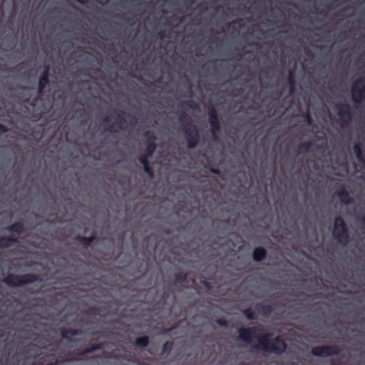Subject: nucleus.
<instances>
[{
	"mask_svg": "<svg viewBox=\"0 0 365 365\" xmlns=\"http://www.w3.org/2000/svg\"><path fill=\"white\" fill-rule=\"evenodd\" d=\"M264 330L258 327H250L247 328H240L238 330L239 339L247 344H250L253 337L258 340V344L253 348L257 350H261L266 353H272L276 355H281L284 353L287 345L281 336H277L272 339H269L271 334H265L261 335Z\"/></svg>",
	"mask_w": 365,
	"mask_h": 365,
	"instance_id": "1",
	"label": "nucleus"
},
{
	"mask_svg": "<svg viewBox=\"0 0 365 365\" xmlns=\"http://www.w3.org/2000/svg\"><path fill=\"white\" fill-rule=\"evenodd\" d=\"M182 126V133L189 149L195 148L200 140L199 131L197 127L192 124V120L189 115L183 112L179 118Z\"/></svg>",
	"mask_w": 365,
	"mask_h": 365,
	"instance_id": "2",
	"label": "nucleus"
},
{
	"mask_svg": "<svg viewBox=\"0 0 365 365\" xmlns=\"http://www.w3.org/2000/svg\"><path fill=\"white\" fill-rule=\"evenodd\" d=\"M39 277L33 273L24 274H9L4 277L3 282L9 287H19L40 281Z\"/></svg>",
	"mask_w": 365,
	"mask_h": 365,
	"instance_id": "3",
	"label": "nucleus"
},
{
	"mask_svg": "<svg viewBox=\"0 0 365 365\" xmlns=\"http://www.w3.org/2000/svg\"><path fill=\"white\" fill-rule=\"evenodd\" d=\"M333 237L339 244L346 245L350 241L348 227L341 216H336L334 220Z\"/></svg>",
	"mask_w": 365,
	"mask_h": 365,
	"instance_id": "4",
	"label": "nucleus"
},
{
	"mask_svg": "<svg viewBox=\"0 0 365 365\" xmlns=\"http://www.w3.org/2000/svg\"><path fill=\"white\" fill-rule=\"evenodd\" d=\"M334 112L339 118L341 128H345L349 126L352 120L351 107L349 103H339L334 106Z\"/></svg>",
	"mask_w": 365,
	"mask_h": 365,
	"instance_id": "5",
	"label": "nucleus"
},
{
	"mask_svg": "<svg viewBox=\"0 0 365 365\" xmlns=\"http://www.w3.org/2000/svg\"><path fill=\"white\" fill-rule=\"evenodd\" d=\"M352 101L355 104H359L365 99V82L364 78L356 79L351 86Z\"/></svg>",
	"mask_w": 365,
	"mask_h": 365,
	"instance_id": "6",
	"label": "nucleus"
},
{
	"mask_svg": "<svg viewBox=\"0 0 365 365\" xmlns=\"http://www.w3.org/2000/svg\"><path fill=\"white\" fill-rule=\"evenodd\" d=\"M341 349L338 345L318 346L312 349L311 353L317 357H327L329 356H337L340 354Z\"/></svg>",
	"mask_w": 365,
	"mask_h": 365,
	"instance_id": "7",
	"label": "nucleus"
},
{
	"mask_svg": "<svg viewBox=\"0 0 365 365\" xmlns=\"http://www.w3.org/2000/svg\"><path fill=\"white\" fill-rule=\"evenodd\" d=\"M208 122L210 132L214 138L221 130L220 121L216 110L212 104L208 106Z\"/></svg>",
	"mask_w": 365,
	"mask_h": 365,
	"instance_id": "8",
	"label": "nucleus"
},
{
	"mask_svg": "<svg viewBox=\"0 0 365 365\" xmlns=\"http://www.w3.org/2000/svg\"><path fill=\"white\" fill-rule=\"evenodd\" d=\"M143 138L145 139V153L148 154V156H152L156 150L155 135L149 130L145 131L143 134Z\"/></svg>",
	"mask_w": 365,
	"mask_h": 365,
	"instance_id": "9",
	"label": "nucleus"
},
{
	"mask_svg": "<svg viewBox=\"0 0 365 365\" xmlns=\"http://www.w3.org/2000/svg\"><path fill=\"white\" fill-rule=\"evenodd\" d=\"M113 112L115 114L116 120L113 124L108 125L106 130L109 132L115 131V130H114V127L117 128L119 130H125V128L124 125L125 123V120L123 118V115H125V113L120 110H114Z\"/></svg>",
	"mask_w": 365,
	"mask_h": 365,
	"instance_id": "10",
	"label": "nucleus"
},
{
	"mask_svg": "<svg viewBox=\"0 0 365 365\" xmlns=\"http://www.w3.org/2000/svg\"><path fill=\"white\" fill-rule=\"evenodd\" d=\"M49 72L50 67L49 66L46 65L39 76L38 85V91L39 94H41L43 92L46 86L49 83Z\"/></svg>",
	"mask_w": 365,
	"mask_h": 365,
	"instance_id": "11",
	"label": "nucleus"
},
{
	"mask_svg": "<svg viewBox=\"0 0 365 365\" xmlns=\"http://www.w3.org/2000/svg\"><path fill=\"white\" fill-rule=\"evenodd\" d=\"M61 334L63 339H66L68 341H72L71 336L82 335L83 334V331L81 329H73L64 328L61 329Z\"/></svg>",
	"mask_w": 365,
	"mask_h": 365,
	"instance_id": "12",
	"label": "nucleus"
},
{
	"mask_svg": "<svg viewBox=\"0 0 365 365\" xmlns=\"http://www.w3.org/2000/svg\"><path fill=\"white\" fill-rule=\"evenodd\" d=\"M336 195L339 198L341 202L344 205H349L353 202L352 197L344 187L337 191Z\"/></svg>",
	"mask_w": 365,
	"mask_h": 365,
	"instance_id": "13",
	"label": "nucleus"
},
{
	"mask_svg": "<svg viewBox=\"0 0 365 365\" xmlns=\"http://www.w3.org/2000/svg\"><path fill=\"white\" fill-rule=\"evenodd\" d=\"M267 254V250L264 247H255L252 252V259L255 262H261L265 259Z\"/></svg>",
	"mask_w": 365,
	"mask_h": 365,
	"instance_id": "14",
	"label": "nucleus"
},
{
	"mask_svg": "<svg viewBox=\"0 0 365 365\" xmlns=\"http://www.w3.org/2000/svg\"><path fill=\"white\" fill-rule=\"evenodd\" d=\"M255 309L257 311V312L264 316L267 317L272 314L273 312V307L271 305L269 304H264L262 303H257L255 305Z\"/></svg>",
	"mask_w": 365,
	"mask_h": 365,
	"instance_id": "15",
	"label": "nucleus"
},
{
	"mask_svg": "<svg viewBox=\"0 0 365 365\" xmlns=\"http://www.w3.org/2000/svg\"><path fill=\"white\" fill-rule=\"evenodd\" d=\"M18 240L12 236H4L0 237V249L9 248L14 244L17 243Z\"/></svg>",
	"mask_w": 365,
	"mask_h": 365,
	"instance_id": "16",
	"label": "nucleus"
},
{
	"mask_svg": "<svg viewBox=\"0 0 365 365\" xmlns=\"http://www.w3.org/2000/svg\"><path fill=\"white\" fill-rule=\"evenodd\" d=\"M96 235L94 233H92L89 237L78 235L76 237V240L83 244L86 248L90 247L96 240Z\"/></svg>",
	"mask_w": 365,
	"mask_h": 365,
	"instance_id": "17",
	"label": "nucleus"
},
{
	"mask_svg": "<svg viewBox=\"0 0 365 365\" xmlns=\"http://www.w3.org/2000/svg\"><path fill=\"white\" fill-rule=\"evenodd\" d=\"M7 230L12 233H16L18 235H20L24 232V225L23 222L19 221L15 222L9 227H7Z\"/></svg>",
	"mask_w": 365,
	"mask_h": 365,
	"instance_id": "18",
	"label": "nucleus"
},
{
	"mask_svg": "<svg viewBox=\"0 0 365 365\" xmlns=\"http://www.w3.org/2000/svg\"><path fill=\"white\" fill-rule=\"evenodd\" d=\"M353 150L358 161L365 165V155L363 154L361 144H355L353 147Z\"/></svg>",
	"mask_w": 365,
	"mask_h": 365,
	"instance_id": "19",
	"label": "nucleus"
},
{
	"mask_svg": "<svg viewBox=\"0 0 365 365\" xmlns=\"http://www.w3.org/2000/svg\"><path fill=\"white\" fill-rule=\"evenodd\" d=\"M149 342V337L147 336H143L138 337L135 341V344L138 347L145 348L148 346Z\"/></svg>",
	"mask_w": 365,
	"mask_h": 365,
	"instance_id": "20",
	"label": "nucleus"
},
{
	"mask_svg": "<svg viewBox=\"0 0 365 365\" xmlns=\"http://www.w3.org/2000/svg\"><path fill=\"white\" fill-rule=\"evenodd\" d=\"M287 81H288V83H289V92H290V93H293L295 90L296 81H295L294 73L291 70L289 71Z\"/></svg>",
	"mask_w": 365,
	"mask_h": 365,
	"instance_id": "21",
	"label": "nucleus"
},
{
	"mask_svg": "<svg viewBox=\"0 0 365 365\" xmlns=\"http://www.w3.org/2000/svg\"><path fill=\"white\" fill-rule=\"evenodd\" d=\"M174 277L176 283H183L187 279V274L184 272H178L175 273Z\"/></svg>",
	"mask_w": 365,
	"mask_h": 365,
	"instance_id": "22",
	"label": "nucleus"
},
{
	"mask_svg": "<svg viewBox=\"0 0 365 365\" xmlns=\"http://www.w3.org/2000/svg\"><path fill=\"white\" fill-rule=\"evenodd\" d=\"M312 146V143L310 141H305L302 143H300L298 145L297 151L298 153H305L308 152L309 149Z\"/></svg>",
	"mask_w": 365,
	"mask_h": 365,
	"instance_id": "23",
	"label": "nucleus"
},
{
	"mask_svg": "<svg viewBox=\"0 0 365 365\" xmlns=\"http://www.w3.org/2000/svg\"><path fill=\"white\" fill-rule=\"evenodd\" d=\"M180 106L188 109L196 110L197 108V103L192 100L183 101Z\"/></svg>",
	"mask_w": 365,
	"mask_h": 365,
	"instance_id": "24",
	"label": "nucleus"
},
{
	"mask_svg": "<svg viewBox=\"0 0 365 365\" xmlns=\"http://www.w3.org/2000/svg\"><path fill=\"white\" fill-rule=\"evenodd\" d=\"M173 345H174L173 341H166L163 346L162 354L164 355V354H169L171 351V350L173 349Z\"/></svg>",
	"mask_w": 365,
	"mask_h": 365,
	"instance_id": "25",
	"label": "nucleus"
},
{
	"mask_svg": "<svg viewBox=\"0 0 365 365\" xmlns=\"http://www.w3.org/2000/svg\"><path fill=\"white\" fill-rule=\"evenodd\" d=\"M84 313L88 316H98L100 314V310L97 307H91L86 309Z\"/></svg>",
	"mask_w": 365,
	"mask_h": 365,
	"instance_id": "26",
	"label": "nucleus"
},
{
	"mask_svg": "<svg viewBox=\"0 0 365 365\" xmlns=\"http://www.w3.org/2000/svg\"><path fill=\"white\" fill-rule=\"evenodd\" d=\"M104 348V343L100 342L98 344H93L89 346L88 349V351H89L90 354L94 352L95 351L100 350Z\"/></svg>",
	"mask_w": 365,
	"mask_h": 365,
	"instance_id": "27",
	"label": "nucleus"
},
{
	"mask_svg": "<svg viewBox=\"0 0 365 365\" xmlns=\"http://www.w3.org/2000/svg\"><path fill=\"white\" fill-rule=\"evenodd\" d=\"M243 314L248 320L252 321L255 319V312L251 308H247L243 311Z\"/></svg>",
	"mask_w": 365,
	"mask_h": 365,
	"instance_id": "28",
	"label": "nucleus"
},
{
	"mask_svg": "<svg viewBox=\"0 0 365 365\" xmlns=\"http://www.w3.org/2000/svg\"><path fill=\"white\" fill-rule=\"evenodd\" d=\"M151 156H148V154H147L146 153L140 155L139 157H138V161L143 165H146L148 164H149V158H150Z\"/></svg>",
	"mask_w": 365,
	"mask_h": 365,
	"instance_id": "29",
	"label": "nucleus"
},
{
	"mask_svg": "<svg viewBox=\"0 0 365 365\" xmlns=\"http://www.w3.org/2000/svg\"><path fill=\"white\" fill-rule=\"evenodd\" d=\"M143 170L150 178H153L154 171L153 168L150 166V163L143 166Z\"/></svg>",
	"mask_w": 365,
	"mask_h": 365,
	"instance_id": "30",
	"label": "nucleus"
},
{
	"mask_svg": "<svg viewBox=\"0 0 365 365\" xmlns=\"http://www.w3.org/2000/svg\"><path fill=\"white\" fill-rule=\"evenodd\" d=\"M217 324H218L220 327H227L228 326V322L226 319L223 318L217 319L216 320Z\"/></svg>",
	"mask_w": 365,
	"mask_h": 365,
	"instance_id": "31",
	"label": "nucleus"
},
{
	"mask_svg": "<svg viewBox=\"0 0 365 365\" xmlns=\"http://www.w3.org/2000/svg\"><path fill=\"white\" fill-rule=\"evenodd\" d=\"M210 173H212L213 174H215V175H220V170L218 168H211L210 169Z\"/></svg>",
	"mask_w": 365,
	"mask_h": 365,
	"instance_id": "32",
	"label": "nucleus"
},
{
	"mask_svg": "<svg viewBox=\"0 0 365 365\" xmlns=\"http://www.w3.org/2000/svg\"><path fill=\"white\" fill-rule=\"evenodd\" d=\"M202 284L207 289H210L211 287L210 283L206 280L202 281Z\"/></svg>",
	"mask_w": 365,
	"mask_h": 365,
	"instance_id": "33",
	"label": "nucleus"
},
{
	"mask_svg": "<svg viewBox=\"0 0 365 365\" xmlns=\"http://www.w3.org/2000/svg\"><path fill=\"white\" fill-rule=\"evenodd\" d=\"M0 131L2 133H6L8 131V129L5 125L0 124Z\"/></svg>",
	"mask_w": 365,
	"mask_h": 365,
	"instance_id": "34",
	"label": "nucleus"
},
{
	"mask_svg": "<svg viewBox=\"0 0 365 365\" xmlns=\"http://www.w3.org/2000/svg\"><path fill=\"white\" fill-rule=\"evenodd\" d=\"M90 354L89 351H88V349H83V351H81L80 353H79V355L80 356H86L87 354Z\"/></svg>",
	"mask_w": 365,
	"mask_h": 365,
	"instance_id": "35",
	"label": "nucleus"
},
{
	"mask_svg": "<svg viewBox=\"0 0 365 365\" xmlns=\"http://www.w3.org/2000/svg\"><path fill=\"white\" fill-rule=\"evenodd\" d=\"M306 120L309 124H310L312 122L311 116L308 113L306 115Z\"/></svg>",
	"mask_w": 365,
	"mask_h": 365,
	"instance_id": "36",
	"label": "nucleus"
},
{
	"mask_svg": "<svg viewBox=\"0 0 365 365\" xmlns=\"http://www.w3.org/2000/svg\"><path fill=\"white\" fill-rule=\"evenodd\" d=\"M158 36L160 39H163L165 37V32L164 31H160L158 33Z\"/></svg>",
	"mask_w": 365,
	"mask_h": 365,
	"instance_id": "37",
	"label": "nucleus"
},
{
	"mask_svg": "<svg viewBox=\"0 0 365 365\" xmlns=\"http://www.w3.org/2000/svg\"><path fill=\"white\" fill-rule=\"evenodd\" d=\"M360 221L361 224L365 227V215L361 217Z\"/></svg>",
	"mask_w": 365,
	"mask_h": 365,
	"instance_id": "38",
	"label": "nucleus"
},
{
	"mask_svg": "<svg viewBox=\"0 0 365 365\" xmlns=\"http://www.w3.org/2000/svg\"><path fill=\"white\" fill-rule=\"evenodd\" d=\"M103 121L104 123L108 124L110 120H109V118L108 117H106V118H103Z\"/></svg>",
	"mask_w": 365,
	"mask_h": 365,
	"instance_id": "39",
	"label": "nucleus"
},
{
	"mask_svg": "<svg viewBox=\"0 0 365 365\" xmlns=\"http://www.w3.org/2000/svg\"><path fill=\"white\" fill-rule=\"evenodd\" d=\"M76 1L82 4H84L88 2V0H76Z\"/></svg>",
	"mask_w": 365,
	"mask_h": 365,
	"instance_id": "40",
	"label": "nucleus"
},
{
	"mask_svg": "<svg viewBox=\"0 0 365 365\" xmlns=\"http://www.w3.org/2000/svg\"><path fill=\"white\" fill-rule=\"evenodd\" d=\"M130 1H131V0H124V1H123V2H124V3H128V2Z\"/></svg>",
	"mask_w": 365,
	"mask_h": 365,
	"instance_id": "41",
	"label": "nucleus"
}]
</instances>
